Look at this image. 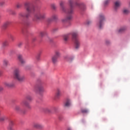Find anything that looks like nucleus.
I'll use <instances>...</instances> for the list:
<instances>
[{
  "mask_svg": "<svg viewBox=\"0 0 130 130\" xmlns=\"http://www.w3.org/2000/svg\"><path fill=\"white\" fill-rule=\"evenodd\" d=\"M4 3H0V6H3V5H4Z\"/></svg>",
  "mask_w": 130,
  "mask_h": 130,
  "instance_id": "49530a36",
  "label": "nucleus"
},
{
  "mask_svg": "<svg viewBox=\"0 0 130 130\" xmlns=\"http://www.w3.org/2000/svg\"><path fill=\"white\" fill-rule=\"evenodd\" d=\"M11 15H16V12L13 10H11Z\"/></svg>",
  "mask_w": 130,
  "mask_h": 130,
  "instance_id": "a19ab883",
  "label": "nucleus"
},
{
  "mask_svg": "<svg viewBox=\"0 0 130 130\" xmlns=\"http://www.w3.org/2000/svg\"><path fill=\"white\" fill-rule=\"evenodd\" d=\"M64 59H66V60L68 61V62H72V61L74 59V58H73L72 57H71L69 56H65L64 57Z\"/></svg>",
  "mask_w": 130,
  "mask_h": 130,
  "instance_id": "6ab92c4d",
  "label": "nucleus"
},
{
  "mask_svg": "<svg viewBox=\"0 0 130 130\" xmlns=\"http://www.w3.org/2000/svg\"><path fill=\"white\" fill-rule=\"evenodd\" d=\"M34 91L37 94L41 95L44 92V87L42 83L38 84L34 88Z\"/></svg>",
  "mask_w": 130,
  "mask_h": 130,
  "instance_id": "0eeeda50",
  "label": "nucleus"
},
{
  "mask_svg": "<svg viewBox=\"0 0 130 130\" xmlns=\"http://www.w3.org/2000/svg\"><path fill=\"white\" fill-rule=\"evenodd\" d=\"M8 119V117L7 116H3L0 117V121H5Z\"/></svg>",
  "mask_w": 130,
  "mask_h": 130,
  "instance_id": "5701e85b",
  "label": "nucleus"
},
{
  "mask_svg": "<svg viewBox=\"0 0 130 130\" xmlns=\"http://www.w3.org/2000/svg\"><path fill=\"white\" fill-rule=\"evenodd\" d=\"M54 56H56V57L58 58L60 56V53L58 51H56L55 54L54 55Z\"/></svg>",
  "mask_w": 130,
  "mask_h": 130,
  "instance_id": "bb28decb",
  "label": "nucleus"
},
{
  "mask_svg": "<svg viewBox=\"0 0 130 130\" xmlns=\"http://www.w3.org/2000/svg\"><path fill=\"white\" fill-rule=\"evenodd\" d=\"M46 35V31H41L40 32V36H41V37H43V36H44V35Z\"/></svg>",
  "mask_w": 130,
  "mask_h": 130,
  "instance_id": "7c9ffc66",
  "label": "nucleus"
},
{
  "mask_svg": "<svg viewBox=\"0 0 130 130\" xmlns=\"http://www.w3.org/2000/svg\"><path fill=\"white\" fill-rule=\"evenodd\" d=\"M18 60L21 64H24V63H25V60L23 59V56L22 55L19 54L18 55Z\"/></svg>",
  "mask_w": 130,
  "mask_h": 130,
  "instance_id": "4468645a",
  "label": "nucleus"
},
{
  "mask_svg": "<svg viewBox=\"0 0 130 130\" xmlns=\"http://www.w3.org/2000/svg\"><path fill=\"white\" fill-rule=\"evenodd\" d=\"M2 74H3V72L0 71V76H2Z\"/></svg>",
  "mask_w": 130,
  "mask_h": 130,
  "instance_id": "a18cd8bd",
  "label": "nucleus"
},
{
  "mask_svg": "<svg viewBox=\"0 0 130 130\" xmlns=\"http://www.w3.org/2000/svg\"><path fill=\"white\" fill-rule=\"evenodd\" d=\"M41 55V52L37 54V55L36 56V58H37V60H39V59H40V55Z\"/></svg>",
  "mask_w": 130,
  "mask_h": 130,
  "instance_id": "2f4dec72",
  "label": "nucleus"
},
{
  "mask_svg": "<svg viewBox=\"0 0 130 130\" xmlns=\"http://www.w3.org/2000/svg\"><path fill=\"white\" fill-rule=\"evenodd\" d=\"M81 111L82 113H88V111L86 109H81Z\"/></svg>",
  "mask_w": 130,
  "mask_h": 130,
  "instance_id": "cd10ccee",
  "label": "nucleus"
},
{
  "mask_svg": "<svg viewBox=\"0 0 130 130\" xmlns=\"http://www.w3.org/2000/svg\"><path fill=\"white\" fill-rule=\"evenodd\" d=\"M126 30V27H122L118 30V33H123Z\"/></svg>",
  "mask_w": 130,
  "mask_h": 130,
  "instance_id": "aec40b11",
  "label": "nucleus"
},
{
  "mask_svg": "<svg viewBox=\"0 0 130 130\" xmlns=\"http://www.w3.org/2000/svg\"><path fill=\"white\" fill-rule=\"evenodd\" d=\"M8 64H9V60L7 59L3 60V64L4 67H7Z\"/></svg>",
  "mask_w": 130,
  "mask_h": 130,
  "instance_id": "a878e982",
  "label": "nucleus"
},
{
  "mask_svg": "<svg viewBox=\"0 0 130 130\" xmlns=\"http://www.w3.org/2000/svg\"><path fill=\"white\" fill-rule=\"evenodd\" d=\"M71 105H72V103L71 102V100L67 99L66 100V102L64 103V106L65 107H70V106H71Z\"/></svg>",
  "mask_w": 130,
  "mask_h": 130,
  "instance_id": "f3484780",
  "label": "nucleus"
},
{
  "mask_svg": "<svg viewBox=\"0 0 130 130\" xmlns=\"http://www.w3.org/2000/svg\"><path fill=\"white\" fill-rule=\"evenodd\" d=\"M61 95V91L59 88H57L55 94L56 98H58Z\"/></svg>",
  "mask_w": 130,
  "mask_h": 130,
  "instance_id": "a211bd4d",
  "label": "nucleus"
},
{
  "mask_svg": "<svg viewBox=\"0 0 130 130\" xmlns=\"http://www.w3.org/2000/svg\"><path fill=\"white\" fill-rule=\"evenodd\" d=\"M3 90H4V88H3L2 87H0V92H2Z\"/></svg>",
  "mask_w": 130,
  "mask_h": 130,
  "instance_id": "c03bdc74",
  "label": "nucleus"
},
{
  "mask_svg": "<svg viewBox=\"0 0 130 130\" xmlns=\"http://www.w3.org/2000/svg\"><path fill=\"white\" fill-rule=\"evenodd\" d=\"M16 7L17 8V9H20V8H21V4H17L16 5Z\"/></svg>",
  "mask_w": 130,
  "mask_h": 130,
  "instance_id": "79ce46f5",
  "label": "nucleus"
},
{
  "mask_svg": "<svg viewBox=\"0 0 130 130\" xmlns=\"http://www.w3.org/2000/svg\"><path fill=\"white\" fill-rule=\"evenodd\" d=\"M57 15L53 14L51 18L48 19V22H52V21H57Z\"/></svg>",
  "mask_w": 130,
  "mask_h": 130,
  "instance_id": "f8f14e48",
  "label": "nucleus"
},
{
  "mask_svg": "<svg viewBox=\"0 0 130 130\" xmlns=\"http://www.w3.org/2000/svg\"><path fill=\"white\" fill-rule=\"evenodd\" d=\"M26 98L28 101H31L32 100V97L30 95H27Z\"/></svg>",
  "mask_w": 130,
  "mask_h": 130,
  "instance_id": "72a5a7b5",
  "label": "nucleus"
},
{
  "mask_svg": "<svg viewBox=\"0 0 130 130\" xmlns=\"http://www.w3.org/2000/svg\"><path fill=\"white\" fill-rule=\"evenodd\" d=\"M24 26H29V25H30V21H29L28 20H26L24 22Z\"/></svg>",
  "mask_w": 130,
  "mask_h": 130,
  "instance_id": "c85d7f7f",
  "label": "nucleus"
},
{
  "mask_svg": "<svg viewBox=\"0 0 130 130\" xmlns=\"http://www.w3.org/2000/svg\"><path fill=\"white\" fill-rule=\"evenodd\" d=\"M44 111H45V112H50V110L47 108H44Z\"/></svg>",
  "mask_w": 130,
  "mask_h": 130,
  "instance_id": "4c0bfd02",
  "label": "nucleus"
},
{
  "mask_svg": "<svg viewBox=\"0 0 130 130\" xmlns=\"http://www.w3.org/2000/svg\"><path fill=\"white\" fill-rule=\"evenodd\" d=\"M122 12L123 14H125V15H126L129 13V10H128V9L126 8H124L122 10Z\"/></svg>",
  "mask_w": 130,
  "mask_h": 130,
  "instance_id": "b1692460",
  "label": "nucleus"
},
{
  "mask_svg": "<svg viewBox=\"0 0 130 130\" xmlns=\"http://www.w3.org/2000/svg\"><path fill=\"white\" fill-rule=\"evenodd\" d=\"M58 29L57 28H54L53 29V32H55L56 31H57Z\"/></svg>",
  "mask_w": 130,
  "mask_h": 130,
  "instance_id": "37998d69",
  "label": "nucleus"
},
{
  "mask_svg": "<svg viewBox=\"0 0 130 130\" xmlns=\"http://www.w3.org/2000/svg\"><path fill=\"white\" fill-rule=\"evenodd\" d=\"M21 105H23L24 106H25V107H27V108H28L30 109L31 108V106L29 104V103L26 100L22 101L21 103Z\"/></svg>",
  "mask_w": 130,
  "mask_h": 130,
  "instance_id": "9d476101",
  "label": "nucleus"
},
{
  "mask_svg": "<svg viewBox=\"0 0 130 130\" xmlns=\"http://www.w3.org/2000/svg\"><path fill=\"white\" fill-rule=\"evenodd\" d=\"M85 24L87 25V26H89V25H91V24H92V21L87 20L85 22Z\"/></svg>",
  "mask_w": 130,
  "mask_h": 130,
  "instance_id": "c756f323",
  "label": "nucleus"
},
{
  "mask_svg": "<svg viewBox=\"0 0 130 130\" xmlns=\"http://www.w3.org/2000/svg\"><path fill=\"white\" fill-rule=\"evenodd\" d=\"M4 85L5 86H6V87H15V83L14 82H5L4 83Z\"/></svg>",
  "mask_w": 130,
  "mask_h": 130,
  "instance_id": "2eb2a0df",
  "label": "nucleus"
},
{
  "mask_svg": "<svg viewBox=\"0 0 130 130\" xmlns=\"http://www.w3.org/2000/svg\"><path fill=\"white\" fill-rule=\"evenodd\" d=\"M109 4V0H106L105 3H104V5L105 6H107Z\"/></svg>",
  "mask_w": 130,
  "mask_h": 130,
  "instance_id": "58836bf2",
  "label": "nucleus"
},
{
  "mask_svg": "<svg viewBox=\"0 0 130 130\" xmlns=\"http://www.w3.org/2000/svg\"><path fill=\"white\" fill-rule=\"evenodd\" d=\"M33 126L35 128H37L38 129H42L44 126L39 123H35L33 125Z\"/></svg>",
  "mask_w": 130,
  "mask_h": 130,
  "instance_id": "1a4fd4ad",
  "label": "nucleus"
},
{
  "mask_svg": "<svg viewBox=\"0 0 130 130\" xmlns=\"http://www.w3.org/2000/svg\"><path fill=\"white\" fill-rule=\"evenodd\" d=\"M111 42L110 41L107 40L105 41V44H106V45H109V44H110Z\"/></svg>",
  "mask_w": 130,
  "mask_h": 130,
  "instance_id": "c9c22d12",
  "label": "nucleus"
},
{
  "mask_svg": "<svg viewBox=\"0 0 130 130\" xmlns=\"http://www.w3.org/2000/svg\"><path fill=\"white\" fill-rule=\"evenodd\" d=\"M69 38H70V36L69 35H66L63 36V40L65 42H68Z\"/></svg>",
  "mask_w": 130,
  "mask_h": 130,
  "instance_id": "4be33fe9",
  "label": "nucleus"
},
{
  "mask_svg": "<svg viewBox=\"0 0 130 130\" xmlns=\"http://www.w3.org/2000/svg\"><path fill=\"white\" fill-rule=\"evenodd\" d=\"M10 40H12V41H14L15 40V37L13 35H11L10 36Z\"/></svg>",
  "mask_w": 130,
  "mask_h": 130,
  "instance_id": "473e14b6",
  "label": "nucleus"
},
{
  "mask_svg": "<svg viewBox=\"0 0 130 130\" xmlns=\"http://www.w3.org/2000/svg\"><path fill=\"white\" fill-rule=\"evenodd\" d=\"M13 54H15V51H14L13 50H11L9 52V55H13Z\"/></svg>",
  "mask_w": 130,
  "mask_h": 130,
  "instance_id": "f704fd0d",
  "label": "nucleus"
},
{
  "mask_svg": "<svg viewBox=\"0 0 130 130\" xmlns=\"http://www.w3.org/2000/svg\"><path fill=\"white\" fill-rule=\"evenodd\" d=\"M14 79H16L19 82H23L25 80V77L21 75V72L19 69H16L13 72Z\"/></svg>",
  "mask_w": 130,
  "mask_h": 130,
  "instance_id": "20e7f679",
  "label": "nucleus"
},
{
  "mask_svg": "<svg viewBox=\"0 0 130 130\" xmlns=\"http://www.w3.org/2000/svg\"><path fill=\"white\" fill-rule=\"evenodd\" d=\"M22 45H23V43L20 42L18 44V47H21Z\"/></svg>",
  "mask_w": 130,
  "mask_h": 130,
  "instance_id": "ea45409f",
  "label": "nucleus"
},
{
  "mask_svg": "<svg viewBox=\"0 0 130 130\" xmlns=\"http://www.w3.org/2000/svg\"><path fill=\"white\" fill-rule=\"evenodd\" d=\"M104 22H105V16L103 14H100L98 18V22L96 25L99 29H102L104 25Z\"/></svg>",
  "mask_w": 130,
  "mask_h": 130,
  "instance_id": "423d86ee",
  "label": "nucleus"
},
{
  "mask_svg": "<svg viewBox=\"0 0 130 130\" xmlns=\"http://www.w3.org/2000/svg\"><path fill=\"white\" fill-rule=\"evenodd\" d=\"M69 5L70 7V9L67 10L66 7H64V1H60L59 2L60 8L61 10L63 13H65L67 14V17L66 18L62 19V23H67L70 20H72L73 18L72 14L74 13V1L73 0H69L68 1Z\"/></svg>",
  "mask_w": 130,
  "mask_h": 130,
  "instance_id": "f257e3e1",
  "label": "nucleus"
},
{
  "mask_svg": "<svg viewBox=\"0 0 130 130\" xmlns=\"http://www.w3.org/2000/svg\"><path fill=\"white\" fill-rule=\"evenodd\" d=\"M51 8L53 9V10H55V9H56V6H55V4H51Z\"/></svg>",
  "mask_w": 130,
  "mask_h": 130,
  "instance_id": "e433bc0d",
  "label": "nucleus"
},
{
  "mask_svg": "<svg viewBox=\"0 0 130 130\" xmlns=\"http://www.w3.org/2000/svg\"><path fill=\"white\" fill-rule=\"evenodd\" d=\"M24 7L26 13H24L21 12L19 14L20 18H26L28 19L31 17V13H32V3L30 2H26L24 3Z\"/></svg>",
  "mask_w": 130,
  "mask_h": 130,
  "instance_id": "f03ea898",
  "label": "nucleus"
},
{
  "mask_svg": "<svg viewBox=\"0 0 130 130\" xmlns=\"http://www.w3.org/2000/svg\"><path fill=\"white\" fill-rule=\"evenodd\" d=\"M120 6H121V3L120 2V1H117L116 2H115V4H114L115 10H117V9H118V8L120 7Z\"/></svg>",
  "mask_w": 130,
  "mask_h": 130,
  "instance_id": "dca6fc26",
  "label": "nucleus"
},
{
  "mask_svg": "<svg viewBox=\"0 0 130 130\" xmlns=\"http://www.w3.org/2000/svg\"><path fill=\"white\" fill-rule=\"evenodd\" d=\"M72 36L75 49H79L81 47V41L79 39V34L77 32H74L72 34Z\"/></svg>",
  "mask_w": 130,
  "mask_h": 130,
  "instance_id": "7ed1b4c3",
  "label": "nucleus"
},
{
  "mask_svg": "<svg viewBox=\"0 0 130 130\" xmlns=\"http://www.w3.org/2000/svg\"><path fill=\"white\" fill-rule=\"evenodd\" d=\"M75 7H77V8H79L80 9V10H85V8H86V6L85 4L79 2H76L75 4Z\"/></svg>",
  "mask_w": 130,
  "mask_h": 130,
  "instance_id": "6e6552de",
  "label": "nucleus"
},
{
  "mask_svg": "<svg viewBox=\"0 0 130 130\" xmlns=\"http://www.w3.org/2000/svg\"><path fill=\"white\" fill-rule=\"evenodd\" d=\"M46 18V13L44 11H40L35 14L33 20L38 21V20H43Z\"/></svg>",
  "mask_w": 130,
  "mask_h": 130,
  "instance_id": "39448f33",
  "label": "nucleus"
},
{
  "mask_svg": "<svg viewBox=\"0 0 130 130\" xmlns=\"http://www.w3.org/2000/svg\"><path fill=\"white\" fill-rule=\"evenodd\" d=\"M14 110L17 112V113H20L22 111V108H21V106L19 105H16L15 106Z\"/></svg>",
  "mask_w": 130,
  "mask_h": 130,
  "instance_id": "ddd939ff",
  "label": "nucleus"
},
{
  "mask_svg": "<svg viewBox=\"0 0 130 130\" xmlns=\"http://www.w3.org/2000/svg\"><path fill=\"white\" fill-rule=\"evenodd\" d=\"M11 21H6V22H5L2 27V30H6V29L8 28V26H10V25H11Z\"/></svg>",
  "mask_w": 130,
  "mask_h": 130,
  "instance_id": "9b49d317",
  "label": "nucleus"
},
{
  "mask_svg": "<svg viewBox=\"0 0 130 130\" xmlns=\"http://www.w3.org/2000/svg\"><path fill=\"white\" fill-rule=\"evenodd\" d=\"M9 45V42L8 41H5L2 45L3 47H6V46H8Z\"/></svg>",
  "mask_w": 130,
  "mask_h": 130,
  "instance_id": "393cba45",
  "label": "nucleus"
},
{
  "mask_svg": "<svg viewBox=\"0 0 130 130\" xmlns=\"http://www.w3.org/2000/svg\"><path fill=\"white\" fill-rule=\"evenodd\" d=\"M57 58H57V57H56V56H53V57H52V61L53 63L55 64L57 62Z\"/></svg>",
  "mask_w": 130,
  "mask_h": 130,
  "instance_id": "412c9836",
  "label": "nucleus"
}]
</instances>
